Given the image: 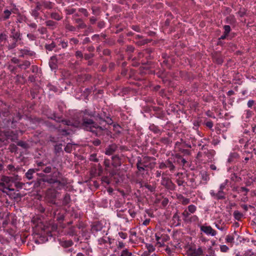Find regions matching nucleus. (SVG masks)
<instances>
[{"mask_svg":"<svg viewBox=\"0 0 256 256\" xmlns=\"http://www.w3.org/2000/svg\"><path fill=\"white\" fill-rule=\"evenodd\" d=\"M47 182L48 183L52 184V187L54 188V190L50 189L46 192V196L50 198H54L56 197V189L60 190L65 185V182H60V180L58 179L50 178L47 180Z\"/></svg>","mask_w":256,"mask_h":256,"instance_id":"obj_1","label":"nucleus"},{"mask_svg":"<svg viewBox=\"0 0 256 256\" xmlns=\"http://www.w3.org/2000/svg\"><path fill=\"white\" fill-rule=\"evenodd\" d=\"M76 127H82L84 130L92 132L94 133H95L96 135H98V132L102 130H103L102 126H98L97 124H95L92 120H84V121L82 124H78L75 126Z\"/></svg>","mask_w":256,"mask_h":256,"instance_id":"obj_2","label":"nucleus"},{"mask_svg":"<svg viewBox=\"0 0 256 256\" xmlns=\"http://www.w3.org/2000/svg\"><path fill=\"white\" fill-rule=\"evenodd\" d=\"M12 178L7 176H2L0 180V186H2L4 188L10 191H14V189L10 188V184Z\"/></svg>","mask_w":256,"mask_h":256,"instance_id":"obj_3","label":"nucleus"},{"mask_svg":"<svg viewBox=\"0 0 256 256\" xmlns=\"http://www.w3.org/2000/svg\"><path fill=\"white\" fill-rule=\"evenodd\" d=\"M200 229L202 232L208 236H214L217 234L216 232L210 226L206 224L202 225L200 226Z\"/></svg>","mask_w":256,"mask_h":256,"instance_id":"obj_4","label":"nucleus"},{"mask_svg":"<svg viewBox=\"0 0 256 256\" xmlns=\"http://www.w3.org/2000/svg\"><path fill=\"white\" fill-rule=\"evenodd\" d=\"M155 236L156 240V244L158 246H162L164 244V242L167 241L169 238V237L166 235H161L160 236V234L157 233L156 234Z\"/></svg>","mask_w":256,"mask_h":256,"instance_id":"obj_5","label":"nucleus"},{"mask_svg":"<svg viewBox=\"0 0 256 256\" xmlns=\"http://www.w3.org/2000/svg\"><path fill=\"white\" fill-rule=\"evenodd\" d=\"M210 193L212 197L217 200H221L224 198V193L223 190H220L217 193H216L214 190H210Z\"/></svg>","mask_w":256,"mask_h":256,"instance_id":"obj_6","label":"nucleus"},{"mask_svg":"<svg viewBox=\"0 0 256 256\" xmlns=\"http://www.w3.org/2000/svg\"><path fill=\"white\" fill-rule=\"evenodd\" d=\"M108 244V240L107 238H100L98 240V247L100 248H103Z\"/></svg>","mask_w":256,"mask_h":256,"instance_id":"obj_7","label":"nucleus"},{"mask_svg":"<svg viewBox=\"0 0 256 256\" xmlns=\"http://www.w3.org/2000/svg\"><path fill=\"white\" fill-rule=\"evenodd\" d=\"M57 60L55 56H52L49 61V66L52 70H55L56 68Z\"/></svg>","mask_w":256,"mask_h":256,"instance_id":"obj_8","label":"nucleus"},{"mask_svg":"<svg viewBox=\"0 0 256 256\" xmlns=\"http://www.w3.org/2000/svg\"><path fill=\"white\" fill-rule=\"evenodd\" d=\"M235 236H238L236 232H234L232 234L227 235L226 238V242L227 243L232 244L234 242Z\"/></svg>","mask_w":256,"mask_h":256,"instance_id":"obj_9","label":"nucleus"},{"mask_svg":"<svg viewBox=\"0 0 256 256\" xmlns=\"http://www.w3.org/2000/svg\"><path fill=\"white\" fill-rule=\"evenodd\" d=\"M11 14H12L11 10H4V16L2 17H0V20H6L10 18Z\"/></svg>","mask_w":256,"mask_h":256,"instance_id":"obj_10","label":"nucleus"},{"mask_svg":"<svg viewBox=\"0 0 256 256\" xmlns=\"http://www.w3.org/2000/svg\"><path fill=\"white\" fill-rule=\"evenodd\" d=\"M116 150V146L115 145L110 146L106 150V154L107 155H110Z\"/></svg>","mask_w":256,"mask_h":256,"instance_id":"obj_11","label":"nucleus"},{"mask_svg":"<svg viewBox=\"0 0 256 256\" xmlns=\"http://www.w3.org/2000/svg\"><path fill=\"white\" fill-rule=\"evenodd\" d=\"M202 254V250L200 248L195 250L191 254V256H200Z\"/></svg>","mask_w":256,"mask_h":256,"instance_id":"obj_12","label":"nucleus"},{"mask_svg":"<svg viewBox=\"0 0 256 256\" xmlns=\"http://www.w3.org/2000/svg\"><path fill=\"white\" fill-rule=\"evenodd\" d=\"M35 172V170L34 169H30L26 173V178L28 180H31L32 178V174Z\"/></svg>","mask_w":256,"mask_h":256,"instance_id":"obj_13","label":"nucleus"},{"mask_svg":"<svg viewBox=\"0 0 256 256\" xmlns=\"http://www.w3.org/2000/svg\"><path fill=\"white\" fill-rule=\"evenodd\" d=\"M238 155L236 152H232L230 154L228 158V161L230 162H233L234 159L238 157Z\"/></svg>","mask_w":256,"mask_h":256,"instance_id":"obj_14","label":"nucleus"},{"mask_svg":"<svg viewBox=\"0 0 256 256\" xmlns=\"http://www.w3.org/2000/svg\"><path fill=\"white\" fill-rule=\"evenodd\" d=\"M234 216L235 219L240 220L243 216V214L238 210H235L234 212Z\"/></svg>","mask_w":256,"mask_h":256,"instance_id":"obj_15","label":"nucleus"},{"mask_svg":"<svg viewBox=\"0 0 256 256\" xmlns=\"http://www.w3.org/2000/svg\"><path fill=\"white\" fill-rule=\"evenodd\" d=\"M252 112L250 110H246L245 111L244 113L243 114V116L246 118H249L252 116Z\"/></svg>","mask_w":256,"mask_h":256,"instance_id":"obj_16","label":"nucleus"},{"mask_svg":"<svg viewBox=\"0 0 256 256\" xmlns=\"http://www.w3.org/2000/svg\"><path fill=\"white\" fill-rule=\"evenodd\" d=\"M202 178L206 182L208 181L210 179L208 174L206 172H204L202 173Z\"/></svg>","mask_w":256,"mask_h":256,"instance_id":"obj_17","label":"nucleus"},{"mask_svg":"<svg viewBox=\"0 0 256 256\" xmlns=\"http://www.w3.org/2000/svg\"><path fill=\"white\" fill-rule=\"evenodd\" d=\"M188 210L190 213H194L196 210V207L194 205H190L188 206Z\"/></svg>","mask_w":256,"mask_h":256,"instance_id":"obj_18","label":"nucleus"},{"mask_svg":"<svg viewBox=\"0 0 256 256\" xmlns=\"http://www.w3.org/2000/svg\"><path fill=\"white\" fill-rule=\"evenodd\" d=\"M132 255L131 252H128L127 250H124L122 252L120 256H132Z\"/></svg>","mask_w":256,"mask_h":256,"instance_id":"obj_19","label":"nucleus"},{"mask_svg":"<svg viewBox=\"0 0 256 256\" xmlns=\"http://www.w3.org/2000/svg\"><path fill=\"white\" fill-rule=\"evenodd\" d=\"M220 250L221 252H226L228 251L229 248L226 245H222L220 246Z\"/></svg>","mask_w":256,"mask_h":256,"instance_id":"obj_20","label":"nucleus"},{"mask_svg":"<svg viewBox=\"0 0 256 256\" xmlns=\"http://www.w3.org/2000/svg\"><path fill=\"white\" fill-rule=\"evenodd\" d=\"M40 9L39 6H36V10H32V14L36 18L38 15V10H39Z\"/></svg>","mask_w":256,"mask_h":256,"instance_id":"obj_21","label":"nucleus"},{"mask_svg":"<svg viewBox=\"0 0 256 256\" xmlns=\"http://www.w3.org/2000/svg\"><path fill=\"white\" fill-rule=\"evenodd\" d=\"M224 34H228L230 30V26L226 25L224 26Z\"/></svg>","mask_w":256,"mask_h":256,"instance_id":"obj_22","label":"nucleus"},{"mask_svg":"<svg viewBox=\"0 0 256 256\" xmlns=\"http://www.w3.org/2000/svg\"><path fill=\"white\" fill-rule=\"evenodd\" d=\"M46 50H52L55 47V44L54 43H52L50 44L46 45Z\"/></svg>","mask_w":256,"mask_h":256,"instance_id":"obj_23","label":"nucleus"},{"mask_svg":"<svg viewBox=\"0 0 256 256\" xmlns=\"http://www.w3.org/2000/svg\"><path fill=\"white\" fill-rule=\"evenodd\" d=\"M228 182V180H226L224 182L222 183L220 186V190H224V189L225 188L226 185L227 184Z\"/></svg>","mask_w":256,"mask_h":256,"instance_id":"obj_24","label":"nucleus"},{"mask_svg":"<svg viewBox=\"0 0 256 256\" xmlns=\"http://www.w3.org/2000/svg\"><path fill=\"white\" fill-rule=\"evenodd\" d=\"M4 135L6 136V139L7 140H14L15 138H16V136H14V138H12L11 136L9 134L8 132H5Z\"/></svg>","mask_w":256,"mask_h":256,"instance_id":"obj_25","label":"nucleus"},{"mask_svg":"<svg viewBox=\"0 0 256 256\" xmlns=\"http://www.w3.org/2000/svg\"><path fill=\"white\" fill-rule=\"evenodd\" d=\"M118 236L122 238L124 240L126 238H127V234L122 232H118Z\"/></svg>","mask_w":256,"mask_h":256,"instance_id":"obj_26","label":"nucleus"},{"mask_svg":"<svg viewBox=\"0 0 256 256\" xmlns=\"http://www.w3.org/2000/svg\"><path fill=\"white\" fill-rule=\"evenodd\" d=\"M30 64L29 62L26 61L24 64L21 66L22 68H26L30 66Z\"/></svg>","mask_w":256,"mask_h":256,"instance_id":"obj_27","label":"nucleus"},{"mask_svg":"<svg viewBox=\"0 0 256 256\" xmlns=\"http://www.w3.org/2000/svg\"><path fill=\"white\" fill-rule=\"evenodd\" d=\"M240 192H244V194H246L247 192L248 191V189L244 187H241L239 190Z\"/></svg>","mask_w":256,"mask_h":256,"instance_id":"obj_28","label":"nucleus"},{"mask_svg":"<svg viewBox=\"0 0 256 256\" xmlns=\"http://www.w3.org/2000/svg\"><path fill=\"white\" fill-rule=\"evenodd\" d=\"M55 22L52 20H48L46 22V25L50 26H55Z\"/></svg>","mask_w":256,"mask_h":256,"instance_id":"obj_29","label":"nucleus"},{"mask_svg":"<svg viewBox=\"0 0 256 256\" xmlns=\"http://www.w3.org/2000/svg\"><path fill=\"white\" fill-rule=\"evenodd\" d=\"M215 226L219 230H221V231H224L225 230H226V228L224 226H220L218 224H215Z\"/></svg>","mask_w":256,"mask_h":256,"instance_id":"obj_30","label":"nucleus"},{"mask_svg":"<svg viewBox=\"0 0 256 256\" xmlns=\"http://www.w3.org/2000/svg\"><path fill=\"white\" fill-rule=\"evenodd\" d=\"M248 177L252 181H254L256 180V175L252 176L250 174H248Z\"/></svg>","mask_w":256,"mask_h":256,"instance_id":"obj_31","label":"nucleus"},{"mask_svg":"<svg viewBox=\"0 0 256 256\" xmlns=\"http://www.w3.org/2000/svg\"><path fill=\"white\" fill-rule=\"evenodd\" d=\"M92 142L93 144L96 146H98L100 144V141L98 139L94 140Z\"/></svg>","mask_w":256,"mask_h":256,"instance_id":"obj_32","label":"nucleus"},{"mask_svg":"<svg viewBox=\"0 0 256 256\" xmlns=\"http://www.w3.org/2000/svg\"><path fill=\"white\" fill-rule=\"evenodd\" d=\"M8 168L10 171H14L16 170L14 166L12 164H8Z\"/></svg>","mask_w":256,"mask_h":256,"instance_id":"obj_33","label":"nucleus"},{"mask_svg":"<svg viewBox=\"0 0 256 256\" xmlns=\"http://www.w3.org/2000/svg\"><path fill=\"white\" fill-rule=\"evenodd\" d=\"M254 104V101L253 100H249L248 102V108H251Z\"/></svg>","mask_w":256,"mask_h":256,"instance_id":"obj_34","label":"nucleus"},{"mask_svg":"<svg viewBox=\"0 0 256 256\" xmlns=\"http://www.w3.org/2000/svg\"><path fill=\"white\" fill-rule=\"evenodd\" d=\"M70 146H71L68 144L64 148L66 152H70L72 150V148H70Z\"/></svg>","mask_w":256,"mask_h":256,"instance_id":"obj_35","label":"nucleus"},{"mask_svg":"<svg viewBox=\"0 0 256 256\" xmlns=\"http://www.w3.org/2000/svg\"><path fill=\"white\" fill-rule=\"evenodd\" d=\"M6 38V36L5 34H0V40H4Z\"/></svg>","mask_w":256,"mask_h":256,"instance_id":"obj_36","label":"nucleus"},{"mask_svg":"<svg viewBox=\"0 0 256 256\" xmlns=\"http://www.w3.org/2000/svg\"><path fill=\"white\" fill-rule=\"evenodd\" d=\"M76 54L78 58H82V54L80 51H77L76 53Z\"/></svg>","mask_w":256,"mask_h":256,"instance_id":"obj_37","label":"nucleus"},{"mask_svg":"<svg viewBox=\"0 0 256 256\" xmlns=\"http://www.w3.org/2000/svg\"><path fill=\"white\" fill-rule=\"evenodd\" d=\"M166 165L165 164L162 162L160 164L159 168L161 169H164L166 168Z\"/></svg>","mask_w":256,"mask_h":256,"instance_id":"obj_38","label":"nucleus"},{"mask_svg":"<svg viewBox=\"0 0 256 256\" xmlns=\"http://www.w3.org/2000/svg\"><path fill=\"white\" fill-rule=\"evenodd\" d=\"M51 168L50 167H46L44 170V172L46 173H49L50 172Z\"/></svg>","mask_w":256,"mask_h":256,"instance_id":"obj_39","label":"nucleus"},{"mask_svg":"<svg viewBox=\"0 0 256 256\" xmlns=\"http://www.w3.org/2000/svg\"><path fill=\"white\" fill-rule=\"evenodd\" d=\"M118 248H122L124 247V244L122 242H118Z\"/></svg>","mask_w":256,"mask_h":256,"instance_id":"obj_40","label":"nucleus"},{"mask_svg":"<svg viewBox=\"0 0 256 256\" xmlns=\"http://www.w3.org/2000/svg\"><path fill=\"white\" fill-rule=\"evenodd\" d=\"M150 220L149 219H146L144 222H142V224L144 226H146L148 225L150 222Z\"/></svg>","mask_w":256,"mask_h":256,"instance_id":"obj_41","label":"nucleus"},{"mask_svg":"<svg viewBox=\"0 0 256 256\" xmlns=\"http://www.w3.org/2000/svg\"><path fill=\"white\" fill-rule=\"evenodd\" d=\"M52 17L56 20H59L60 19V16L56 14H53Z\"/></svg>","mask_w":256,"mask_h":256,"instance_id":"obj_42","label":"nucleus"},{"mask_svg":"<svg viewBox=\"0 0 256 256\" xmlns=\"http://www.w3.org/2000/svg\"><path fill=\"white\" fill-rule=\"evenodd\" d=\"M207 126L212 128L213 126L212 123L210 122H207L206 124Z\"/></svg>","mask_w":256,"mask_h":256,"instance_id":"obj_43","label":"nucleus"},{"mask_svg":"<svg viewBox=\"0 0 256 256\" xmlns=\"http://www.w3.org/2000/svg\"><path fill=\"white\" fill-rule=\"evenodd\" d=\"M210 168L212 170H216V166L213 164H212L210 165Z\"/></svg>","mask_w":256,"mask_h":256,"instance_id":"obj_44","label":"nucleus"},{"mask_svg":"<svg viewBox=\"0 0 256 256\" xmlns=\"http://www.w3.org/2000/svg\"><path fill=\"white\" fill-rule=\"evenodd\" d=\"M27 36L31 40H34V36L31 34H28Z\"/></svg>","mask_w":256,"mask_h":256,"instance_id":"obj_45","label":"nucleus"},{"mask_svg":"<svg viewBox=\"0 0 256 256\" xmlns=\"http://www.w3.org/2000/svg\"><path fill=\"white\" fill-rule=\"evenodd\" d=\"M156 176L157 177H160L161 176V171H157L156 172Z\"/></svg>","mask_w":256,"mask_h":256,"instance_id":"obj_46","label":"nucleus"},{"mask_svg":"<svg viewBox=\"0 0 256 256\" xmlns=\"http://www.w3.org/2000/svg\"><path fill=\"white\" fill-rule=\"evenodd\" d=\"M20 34L18 33H16L14 36V38L16 39L18 38H19Z\"/></svg>","mask_w":256,"mask_h":256,"instance_id":"obj_47","label":"nucleus"},{"mask_svg":"<svg viewBox=\"0 0 256 256\" xmlns=\"http://www.w3.org/2000/svg\"><path fill=\"white\" fill-rule=\"evenodd\" d=\"M62 48H66L67 46V44L64 42H62Z\"/></svg>","mask_w":256,"mask_h":256,"instance_id":"obj_48","label":"nucleus"},{"mask_svg":"<svg viewBox=\"0 0 256 256\" xmlns=\"http://www.w3.org/2000/svg\"><path fill=\"white\" fill-rule=\"evenodd\" d=\"M228 36V34H224L222 35V36H220V39H222V40H224V38H226V36Z\"/></svg>","mask_w":256,"mask_h":256,"instance_id":"obj_49","label":"nucleus"},{"mask_svg":"<svg viewBox=\"0 0 256 256\" xmlns=\"http://www.w3.org/2000/svg\"><path fill=\"white\" fill-rule=\"evenodd\" d=\"M146 187L150 190H152V188L150 185H146Z\"/></svg>","mask_w":256,"mask_h":256,"instance_id":"obj_50","label":"nucleus"},{"mask_svg":"<svg viewBox=\"0 0 256 256\" xmlns=\"http://www.w3.org/2000/svg\"><path fill=\"white\" fill-rule=\"evenodd\" d=\"M138 169L139 170H144V167L141 166H139L138 164Z\"/></svg>","mask_w":256,"mask_h":256,"instance_id":"obj_51","label":"nucleus"},{"mask_svg":"<svg viewBox=\"0 0 256 256\" xmlns=\"http://www.w3.org/2000/svg\"><path fill=\"white\" fill-rule=\"evenodd\" d=\"M217 62L218 64H221L222 62V60L221 58H219L217 60Z\"/></svg>","mask_w":256,"mask_h":256,"instance_id":"obj_52","label":"nucleus"},{"mask_svg":"<svg viewBox=\"0 0 256 256\" xmlns=\"http://www.w3.org/2000/svg\"><path fill=\"white\" fill-rule=\"evenodd\" d=\"M242 207L244 209L246 210H248V206L246 205H242Z\"/></svg>","mask_w":256,"mask_h":256,"instance_id":"obj_53","label":"nucleus"},{"mask_svg":"<svg viewBox=\"0 0 256 256\" xmlns=\"http://www.w3.org/2000/svg\"><path fill=\"white\" fill-rule=\"evenodd\" d=\"M39 31L42 33L43 34L44 32L45 31V29L44 28H42L40 30H39Z\"/></svg>","mask_w":256,"mask_h":256,"instance_id":"obj_54","label":"nucleus"},{"mask_svg":"<svg viewBox=\"0 0 256 256\" xmlns=\"http://www.w3.org/2000/svg\"><path fill=\"white\" fill-rule=\"evenodd\" d=\"M192 218L194 220H196L198 219V218L196 216H192Z\"/></svg>","mask_w":256,"mask_h":256,"instance_id":"obj_55","label":"nucleus"},{"mask_svg":"<svg viewBox=\"0 0 256 256\" xmlns=\"http://www.w3.org/2000/svg\"><path fill=\"white\" fill-rule=\"evenodd\" d=\"M77 256H84L80 252L77 254Z\"/></svg>","mask_w":256,"mask_h":256,"instance_id":"obj_56","label":"nucleus"},{"mask_svg":"<svg viewBox=\"0 0 256 256\" xmlns=\"http://www.w3.org/2000/svg\"><path fill=\"white\" fill-rule=\"evenodd\" d=\"M31 26L32 27V28H36V24H31Z\"/></svg>","mask_w":256,"mask_h":256,"instance_id":"obj_57","label":"nucleus"},{"mask_svg":"<svg viewBox=\"0 0 256 256\" xmlns=\"http://www.w3.org/2000/svg\"><path fill=\"white\" fill-rule=\"evenodd\" d=\"M3 168V166L2 164H0V171L2 170Z\"/></svg>","mask_w":256,"mask_h":256,"instance_id":"obj_58","label":"nucleus"},{"mask_svg":"<svg viewBox=\"0 0 256 256\" xmlns=\"http://www.w3.org/2000/svg\"><path fill=\"white\" fill-rule=\"evenodd\" d=\"M42 162H39V163L38 164V165L39 166H41V165H42Z\"/></svg>","mask_w":256,"mask_h":256,"instance_id":"obj_59","label":"nucleus"},{"mask_svg":"<svg viewBox=\"0 0 256 256\" xmlns=\"http://www.w3.org/2000/svg\"><path fill=\"white\" fill-rule=\"evenodd\" d=\"M185 202H188V199H186V200H185Z\"/></svg>","mask_w":256,"mask_h":256,"instance_id":"obj_60","label":"nucleus"},{"mask_svg":"<svg viewBox=\"0 0 256 256\" xmlns=\"http://www.w3.org/2000/svg\"><path fill=\"white\" fill-rule=\"evenodd\" d=\"M236 180L237 181V180H238V179H239V178H237V176H236Z\"/></svg>","mask_w":256,"mask_h":256,"instance_id":"obj_61","label":"nucleus"},{"mask_svg":"<svg viewBox=\"0 0 256 256\" xmlns=\"http://www.w3.org/2000/svg\"><path fill=\"white\" fill-rule=\"evenodd\" d=\"M72 244V242H69V246H70Z\"/></svg>","mask_w":256,"mask_h":256,"instance_id":"obj_62","label":"nucleus"},{"mask_svg":"<svg viewBox=\"0 0 256 256\" xmlns=\"http://www.w3.org/2000/svg\"><path fill=\"white\" fill-rule=\"evenodd\" d=\"M19 144L21 146H23L22 144H21V142H20Z\"/></svg>","mask_w":256,"mask_h":256,"instance_id":"obj_63","label":"nucleus"},{"mask_svg":"<svg viewBox=\"0 0 256 256\" xmlns=\"http://www.w3.org/2000/svg\"><path fill=\"white\" fill-rule=\"evenodd\" d=\"M248 160V158H245V160Z\"/></svg>","mask_w":256,"mask_h":256,"instance_id":"obj_64","label":"nucleus"}]
</instances>
